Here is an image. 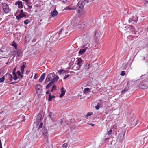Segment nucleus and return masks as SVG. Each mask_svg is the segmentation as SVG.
Listing matches in <instances>:
<instances>
[{
	"label": "nucleus",
	"instance_id": "64",
	"mask_svg": "<svg viewBox=\"0 0 148 148\" xmlns=\"http://www.w3.org/2000/svg\"><path fill=\"white\" fill-rule=\"evenodd\" d=\"M17 83V82H12V83H10V84H14V83Z\"/></svg>",
	"mask_w": 148,
	"mask_h": 148
},
{
	"label": "nucleus",
	"instance_id": "32",
	"mask_svg": "<svg viewBox=\"0 0 148 148\" xmlns=\"http://www.w3.org/2000/svg\"><path fill=\"white\" fill-rule=\"evenodd\" d=\"M26 66L25 64H23L21 67L20 70L21 71H24V68L26 67Z\"/></svg>",
	"mask_w": 148,
	"mask_h": 148
},
{
	"label": "nucleus",
	"instance_id": "56",
	"mask_svg": "<svg viewBox=\"0 0 148 148\" xmlns=\"http://www.w3.org/2000/svg\"><path fill=\"white\" fill-rule=\"evenodd\" d=\"M138 122V121H136V122L135 123V122H134V123H133V125H134L135 126L136 125H137V123H136L137 122Z\"/></svg>",
	"mask_w": 148,
	"mask_h": 148
},
{
	"label": "nucleus",
	"instance_id": "25",
	"mask_svg": "<svg viewBox=\"0 0 148 148\" xmlns=\"http://www.w3.org/2000/svg\"><path fill=\"white\" fill-rule=\"evenodd\" d=\"M90 64H89L88 63H86L84 66V68L85 69H88L90 67Z\"/></svg>",
	"mask_w": 148,
	"mask_h": 148
},
{
	"label": "nucleus",
	"instance_id": "58",
	"mask_svg": "<svg viewBox=\"0 0 148 148\" xmlns=\"http://www.w3.org/2000/svg\"><path fill=\"white\" fill-rule=\"evenodd\" d=\"M16 73H15V71H12V74L13 75L16 74Z\"/></svg>",
	"mask_w": 148,
	"mask_h": 148
},
{
	"label": "nucleus",
	"instance_id": "29",
	"mask_svg": "<svg viewBox=\"0 0 148 148\" xmlns=\"http://www.w3.org/2000/svg\"><path fill=\"white\" fill-rule=\"evenodd\" d=\"M90 90V89L88 88H85L83 91V92L84 93H86L87 92L89 91Z\"/></svg>",
	"mask_w": 148,
	"mask_h": 148
},
{
	"label": "nucleus",
	"instance_id": "41",
	"mask_svg": "<svg viewBox=\"0 0 148 148\" xmlns=\"http://www.w3.org/2000/svg\"><path fill=\"white\" fill-rule=\"evenodd\" d=\"M63 30H64L62 28V29H61L59 31L58 34L60 35V34H62V32H63Z\"/></svg>",
	"mask_w": 148,
	"mask_h": 148
},
{
	"label": "nucleus",
	"instance_id": "30",
	"mask_svg": "<svg viewBox=\"0 0 148 148\" xmlns=\"http://www.w3.org/2000/svg\"><path fill=\"white\" fill-rule=\"evenodd\" d=\"M16 51L14 50L13 51L11 52V53L12 54L13 56V58H14L16 56Z\"/></svg>",
	"mask_w": 148,
	"mask_h": 148
},
{
	"label": "nucleus",
	"instance_id": "15",
	"mask_svg": "<svg viewBox=\"0 0 148 148\" xmlns=\"http://www.w3.org/2000/svg\"><path fill=\"white\" fill-rule=\"evenodd\" d=\"M83 60L81 58H79L77 60V64L79 66V68L82 66V64H83Z\"/></svg>",
	"mask_w": 148,
	"mask_h": 148
},
{
	"label": "nucleus",
	"instance_id": "61",
	"mask_svg": "<svg viewBox=\"0 0 148 148\" xmlns=\"http://www.w3.org/2000/svg\"><path fill=\"white\" fill-rule=\"evenodd\" d=\"M20 13H24L23 12V10H21L20 12Z\"/></svg>",
	"mask_w": 148,
	"mask_h": 148
},
{
	"label": "nucleus",
	"instance_id": "13",
	"mask_svg": "<svg viewBox=\"0 0 148 148\" xmlns=\"http://www.w3.org/2000/svg\"><path fill=\"white\" fill-rule=\"evenodd\" d=\"M23 51L19 49H18L16 50L17 57H21Z\"/></svg>",
	"mask_w": 148,
	"mask_h": 148
},
{
	"label": "nucleus",
	"instance_id": "20",
	"mask_svg": "<svg viewBox=\"0 0 148 148\" xmlns=\"http://www.w3.org/2000/svg\"><path fill=\"white\" fill-rule=\"evenodd\" d=\"M54 83L53 81L51 80L49 83V84L46 86V89H48Z\"/></svg>",
	"mask_w": 148,
	"mask_h": 148
},
{
	"label": "nucleus",
	"instance_id": "45",
	"mask_svg": "<svg viewBox=\"0 0 148 148\" xmlns=\"http://www.w3.org/2000/svg\"><path fill=\"white\" fill-rule=\"evenodd\" d=\"M52 88L54 90H56V86L55 85H53Z\"/></svg>",
	"mask_w": 148,
	"mask_h": 148
},
{
	"label": "nucleus",
	"instance_id": "52",
	"mask_svg": "<svg viewBox=\"0 0 148 148\" xmlns=\"http://www.w3.org/2000/svg\"><path fill=\"white\" fill-rule=\"evenodd\" d=\"M27 5L28 7V8L31 9L32 8V6L31 5H29L27 4Z\"/></svg>",
	"mask_w": 148,
	"mask_h": 148
},
{
	"label": "nucleus",
	"instance_id": "5",
	"mask_svg": "<svg viewBox=\"0 0 148 148\" xmlns=\"http://www.w3.org/2000/svg\"><path fill=\"white\" fill-rule=\"evenodd\" d=\"M55 75V74L52 73L49 74L47 76L46 78L45 81V84H46L48 82L50 81L51 79H52V78H53L54 76Z\"/></svg>",
	"mask_w": 148,
	"mask_h": 148
},
{
	"label": "nucleus",
	"instance_id": "8",
	"mask_svg": "<svg viewBox=\"0 0 148 148\" xmlns=\"http://www.w3.org/2000/svg\"><path fill=\"white\" fill-rule=\"evenodd\" d=\"M2 7L5 12L8 13L9 12L8 5L5 3H3L2 5Z\"/></svg>",
	"mask_w": 148,
	"mask_h": 148
},
{
	"label": "nucleus",
	"instance_id": "35",
	"mask_svg": "<svg viewBox=\"0 0 148 148\" xmlns=\"http://www.w3.org/2000/svg\"><path fill=\"white\" fill-rule=\"evenodd\" d=\"M90 44L88 43H87L85 45H84L82 47H83L85 48H87V49H88V47L89 46Z\"/></svg>",
	"mask_w": 148,
	"mask_h": 148
},
{
	"label": "nucleus",
	"instance_id": "26",
	"mask_svg": "<svg viewBox=\"0 0 148 148\" xmlns=\"http://www.w3.org/2000/svg\"><path fill=\"white\" fill-rule=\"evenodd\" d=\"M16 73L21 78H22L23 77V76L21 75V73L19 70H18Z\"/></svg>",
	"mask_w": 148,
	"mask_h": 148
},
{
	"label": "nucleus",
	"instance_id": "22",
	"mask_svg": "<svg viewBox=\"0 0 148 148\" xmlns=\"http://www.w3.org/2000/svg\"><path fill=\"white\" fill-rule=\"evenodd\" d=\"M125 28H129L130 29L131 31H132L135 32V29L134 27L132 26L129 25L128 27V26H127L126 27H125Z\"/></svg>",
	"mask_w": 148,
	"mask_h": 148
},
{
	"label": "nucleus",
	"instance_id": "50",
	"mask_svg": "<svg viewBox=\"0 0 148 148\" xmlns=\"http://www.w3.org/2000/svg\"><path fill=\"white\" fill-rule=\"evenodd\" d=\"M9 75L10 76V81H11L12 79V75H11V74H10V75Z\"/></svg>",
	"mask_w": 148,
	"mask_h": 148
},
{
	"label": "nucleus",
	"instance_id": "10",
	"mask_svg": "<svg viewBox=\"0 0 148 148\" xmlns=\"http://www.w3.org/2000/svg\"><path fill=\"white\" fill-rule=\"evenodd\" d=\"M26 16L24 13H20L16 16V18L18 20H19L21 18L24 17H26Z\"/></svg>",
	"mask_w": 148,
	"mask_h": 148
},
{
	"label": "nucleus",
	"instance_id": "18",
	"mask_svg": "<svg viewBox=\"0 0 148 148\" xmlns=\"http://www.w3.org/2000/svg\"><path fill=\"white\" fill-rule=\"evenodd\" d=\"M46 74L45 73H43L40 76L39 79V82H42L45 78Z\"/></svg>",
	"mask_w": 148,
	"mask_h": 148
},
{
	"label": "nucleus",
	"instance_id": "46",
	"mask_svg": "<svg viewBox=\"0 0 148 148\" xmlns=\"http://www.w3.org/2000/svg\"><path fill=\"white\" fill-rule=\"evenodd\" d=\"M42 125H43V123H41L38 126V129H39L40 128H41L42 126Z\"/></svg>",
	"mask_w": 148,
	"mask_h": 148
},
{
	"label": "nucleus",
	"instance_id": "31",
	"mask_svg": "<svg viewBox=\"0 0 148 148\" xmlns=\"http://www.w3.org/2000/svg\"><path fill=\"white\" fill-rule=\"evenodd\" d=\"M129 88L128 87L125 88L124 90H123L122 91V94H124L125 92L127 91Z\"/></svg>",
	"mask_w": 148,
	"mask_h": 148
},
{
	"label": "nucleus",
	"instance_id": "42",
	"mask_svg": "<svg viewBox=\"0 0 148 148\" xmlns=\"http://www.w3.org/2000/svg\"><path fill=\"white\" fill-rule=\"evenodd\" d=\"M58 73L60 75H61L62 73V69H60L58 71Z\"/></svg>",
	"mask_w": 148,
	"mask_h": 148
},
{
	"label": "nucleus",
	"instance_id": "34",
	"mask_svg": "<svg viewBox=\"0 0 148 148\" xmlns=\"http://www.w3.org/2000/svg\"><path fill=\"white\" fill-rule=\"evenodd\" d=\"M12 45L14 47L15 49H17V45L14 42V41L13 42Z\"/></svg>",
	"mask_w": 148,
	"mask_h": 148
},
{
	"label": "nucleus",
	"instance_id": "17",
	"mask_svg": "<svg viewBox=\"0 0 148 148\" xmlns=\"http://www.w3.org/2000/svg\"><path fill=\"white\" fill-rule=\"evenodd\" d=\"M87 49V48L81 49L79 51L78 53L79 55H82L83 53L85 52Z\"/></svg>",
	"mask_w": 148,
	"mask_h": 148
},
{
	"label": "nucleus",
	"instance_id": "49",
	"mask_svg": "<svg viewBox=\"0 0 148 148\" xmlns=\"http://www.w3.org/2000/svg\"><path fill=\"white\" fill-rule=\"evenodd\" d=\"M26 2L28 4H30V0H26Z\"/></svg>",
	"mask_w": 148,
	"mask_h": 148
},
{
	"label": "nucleus",
	"instance_id": "53",
	"mask_svg": "<svg viewBox=\"0 0 148 148\" xmlns=\"http://www.w3.org/2000/svg\"><path fill=\"white\" fill-rule=\"evenodd\" d=\"M0 148H2V143L1 140H0Z\"/></svg>",
	"mask_w": 148,
	"mask_h": 148
},
{
	"label": "nucleus",
	"instance_id": "19",
	"mask_svg": "<svg viewBox=\"0 0 148 148\" xmlns=\"http://www.w3.org/2000/svg\"><path fill=\"white\" fill-rule=\"evenodd\" d=\"M42 120V115L40 114H38L36 119V121L37 122H39L41 121Z\"/></svg>",
	"mask_w": 148,
	"mask_h": 148
},
{
	"label": "nucleus",
	"instance_id": "9",
	"mask_svg": "<svg viewBox=\"0 0 148 148\" xmlns=\"http://www.w3.org/2000/svg\"><path fill=\"white\" fill-rule=\"evenodd\" d=\"M42 135L44 137L47 138V135L48 134V131L47 129L45 127L43 128L42 130Z\"/></svg>",
	"mask_w": 148,
	"mask_h": 148
},
{
	"label": "nucleus",
	"instance_id": "44",
	"mask_svg": "<svg viewBox=\"0 0 148 148\" xmlns=\"http://www.w3.org/2000/svg\"><path fill=\"white\" fill-rule=\"evenodd\" d=\"M125 74V71H122L121 73V76H124Z\"/></svg>",
	"mask_w": 148,
	"mask_h": 148
},
{
	"label": "nucleus",
	"instance_id": "1",
	"mask_svg": "<svg viewBox=\"0 0 148 148\" xmlns=\"http://www.w3.org/2000/svg\"><path fill=\"white\" fill-rule=\"evenodd\" d=\"M85 4L84 2L82 1H79L76 6H75V10H77V14L79 17H81L84 14L83 10L84 6Z\"/></svg>",
	"mask_w": 148,
	"mask_h": 148
},
{
	"label": "nucleus",
	"instance_id": "23",
	"mask_svg": "<svg viewBox=\"0 0 148 148\" xmlns=\"http://www.w3.org/2000/svg\"><path fill=\"white\" fill-rule=\"evenodd\" d=\"M55 96L54 95H52L51 93H50L49 95L48 100L51 101L53 99L55 98Z\"/></svg>",
	"mask_w": 148,
	"mask_h": 148
},
{
	"label": "nucleus",
	"instance_id": "14",
	"mask_svg": "<svg viewBox=\"0 0 148 148\" xmlns=\"http://www.w3.org/2000/svg\"><path fill=\"white\" fill-rule=\"evenodd\" d=\"M75 6H73L72 5H70L69 6L66 7L65 8L66 10H75Z\"/></svg>",
	"mask_w": 148,
	"mask_h": 148
},
{
	"label": "nucleus",
	"instance_id": "39",
	"mask_svg": "<svg viewBox=\"0 0 148 148\" xmlns=\"http://www.w3.org/2000/svg\"><path fill=\"white\" fill-rule=\"evenodd\" d=\"M107 134L108 135H110L112 134V131L111 130H110L108 132Z\"/></svg>",
	"mask_w": 148,
	"mask_h": 148
},
{
	"label": "nucleus",
	"instance_id": "57",
	"mask_svg": "<svg viewBox=\"0 0 148 148\" xmlns=\"http://www.w3.org/2000/svg\"><path fill=\"white\" fill-rule=\"evenodd\" d=\"M62 74L64 73H66V71H65V70L63 69H62Z\"/></svg>",
	"mask_w": 148,
	"mask_h": 148
},
{
	"label": "nucleus",
	"instance_id": "47",
	"mask_svg": "<svg viewBox=\"0 0 148 148\" xmlns=\"http://www.w3.org/2000/svg\"><path fill=\"white\" fill-rule=\"evenodd\" d=\"M70 75H67L65 76L63 78L64 79H65L67 78Z\"/></svg>",
	"mask_w": 148,
	"mask_h": 148
},
{
	"label": "nucleus",
	"instance_id": "59",
	"mask_svg": "<svg viewBox=\"0 0 148 148\" xmlns=\"http://www.w3.org/2000/svg\"><path fill=\"white\" fill-rule=\"evenodd\" d=\"M49 92L50 91L49 90L47 91L46 92V94H49Z\"/></svg>",
	"mask_w": 148,
	"mask_h": 148
},
{
	"label": "nucleus",
	"instance_id": "37",
	"mask_svg": "<svg viewBox=\"0 0 148 148\" xmlns=\"http://www.w3.org/2000/svg\"><path fill=\"white\" fill-rule=\"evenodd\" d=\"M93 114V113L92 112H88L87 114L86 115V117H88L89 116H91Z\"/></svg>",
	"mask_w": 148,
	"mask_h": 148
},
{
	"label": "nucleus",
	"instance_id": "60",
	"mask_svg": "<svg viewBox=\"0 0 148 148\" xmlns=\"http://www.w3.org/2000/svg\"><path fill=\"white\" fill-rule=\"evenodd\" d=\"M16 69V67L14 68L13 70V71L15 72Z\"/></svg>",
	"mask_w": 148,
	"mask_h": 148
},
{
	"label": "nucleus",
	"instance_id": "43",
	"mask_svg": "<svg viewBox=\"0 0 148 148\" xmlns=\"http://www.w3.org/2000/svg\"><path fill=\"white\" fill-rule=\"evenodd\" d=\"M100 108V105L98 103L97 106H95V108L97 110H98Z\"/></svg>",
	"mask_w": 148,
	"mask_h": 148
},
{
	"label": "nucleus",
	"instance_id": "4",
	"mask_svg": "<svg viewBox=\"0 0 148 148\" xmlns=\"http://www.w3.org/2000/svg\"><path fill=\"white\" fill-rule=\"evenodd\" d=\"M125 131H122L121 132L119 133L117 138V141L119 142H121L124 139L125 135Z\"/></svg>",
	"mask_w": 148,
	"mask_h": 148
},
{
	"label": "nucleus",
	"instance_id": "16",
	"mask_svg": "<svg viewBox=\"0 0 148 148\" xmlns=\"http://www.w3.org/2000/svg\"><path fill=\"white\" fill-rule=\"evenodd\" d=\"M61 93L59 97H62L65 94L66 91L63 87L61 88Z\"/></svg>",
	"mask_w": 148,
	"mask_h": 148
},
{
	"label": "nucleus",
	"instance_id": "3",
	"mask_svg": "<svg viewBox=\"0 0 148 148\" xmlns=\"http://www.w3.org/2000/svg\"><path fill=\"white\" fill-rule=\"evenodd\" d=\"M138 19V17L136 16H133L129 18L128 22L130 24H134L137 23Z\"/></svg>",
	"mask_w": 148,
	"mask_h": 148
},
{
	"label": "nucleus",
	"instance_id": "36",
	"mask_svg": "<svg viewBox=\"0 0 148 148\" xmlns=\"http://www.w3.org/2000/svg\"><path fill=\"white\" fill-rule=\"evenodd\" d=\"M68 145L67 143H65L63 144L62 145V147L63 148H66Z\"/></svg>",
	"mask_w": 148,
	"mask_h": 148
},
{
	"label": "nucleus",
	"instance_id": "11",
	"mask_svg": "<svg viewBox=\"0 0 148 148\" xmlns=\"http://www.w3.org/2000/svg\"><path fill=\"white\" fill-rule=\"evenodd\" d=\"M50 14L51 16L52 17H54L57 15L58 12L56 9H55L53 11L51 12Z\"/></svg>",
	"mask_w": 148,
	"mask_h": 148
},
{
	"label": "nucleus",
	"instance_id": "6",
	"mask_svg": "<svg viewBox=\"0 0 148 148\" xmlns=\"http://www.w3.org/2000/svg\"><path fill=\"white\" fill-rule=\"evenodd\" d=\"M139 87L142 89H146L148 86V84L147 82H141L139 85Z\"/></svg>",
	"mask_w": 148,
	"mask_h": 148
},
{
	"label": "nucleus",
	"instance_id": "55",
	"mask_svg": "<svg viewBox=\"0 0 148 148\" xmlns=\"http://www.w3.org/2000/svg\"><path fill=\"white\" fill-rule=\"evenodd\" d=\"M88 124H89V125L92 126H93L95 125V124L93 123H88Z\"/></svg>",
	"mask_w": 148,
	"mask_h": 148
},
{
	"label": "nucleus",
	"instance_id": "62",
	"mask_svg": "<svg viewBox=\"0 0 148 148\" xmlns=\"http://www.w3.org/2000/svg\"><path fill=\"white\" fill-rule=\"evenodd\" d=\"M36 74H35V76H34V79H36L37 78V77H36Z\"/></svg>",
	"mask_w": 148,
	"mask_h": 148
},
{
	"label": "nucleus",
	"instance_id": "51",
	"mask_svg": "<svg viewBox=\"0 0 148 148\" xmlns=\"http://www.w3.org/2000/svg\"><path fill=\"white\" fill-rule=\"evenodd\" d=\"M30 70H27L26 71V75H28V73L29 72H30Z\"/></svg>",
	"mask_w": 148,
	"mask_h": 148
},
{
	"label": "nucleus",
	"instance_id": "54",
	"mask_svg": "<svg viewBox=\"0 0 148 148\" xmlns=\"http://www.w3.org/2000/svg\"><path fill=\"white\" fill-rule=\"evenodd\" d=\"M98 32H95V36H98Z\"/></svg>",
	"mask_w": 148,
	"mask_h": 148
},
{
	"label": "nucleus",
	"instance_id": "27",
	"mask_svg": "<svg viewBox=\"0 0 148 148\" xmlns=\"http://www.w3.org/2000/svg\"><path fill=\"white\" fill-rule=\"evenodd\" d=\"M25 41L26 42H29L30 40L28 36H26L25 37Z\"/></svg>",
	"mask_w": 148,
	"mask_h": 148
},
{
	"label": "nucleus",
	"instance_id": "24",
	"mask_svg": "<svg viewBox=\"0 0 148 148\" xmlns=\"http://www.w3.org/2000/svg\"><path fill=\"white\" fill-rule=\"evenodd\" d=\"M79 66H78L77 64L74 65L73 67V69L75 70H77L79 69Z\"/></svg>",
	"mask_w": 148,
	"mask_h": 148
},
{
	"label": "nucleus",
	"instance_id": "33",
	"mask_svg": "<svg viewBox=\"0 0 148 148\" xmlns=\"http://www.w3.org/2000/svg\"><path fill=\"white\" fill-rule=\"evenodd\" d=\"M5 80V75L3 76L2 78H0V83H2Z\"/></svg>",
	"mask_w": 148,
	"mask_h": 148
},
{
	"label": "nucleus",
	"instance_id": "48",
	"mask_svg": "<svg viewBox=\"0 0 148 148\" xmlns=\"http://www.w3.org/2000/svg\"><path fill=\"white\" fill-rule=\"evenodd\" d=\"M92 1V0H84V2L89 3L90 2Z\"/></svg>",
	"mask_w": 148,
	"mask_h": 148
},
{
	"label": "nucleus",
	"instance_id": "38",
	"mask_svg": "<svg viewBox=\"0 0 148 148\" xmlns=\"http://www.w3.org/2000/svg\"><path fill=\"white\" fill-rule=\"evenodd\" d=\"M13 79L14 80H16L18 79V78H19V77H18L16 74L13 75Z\"/></svg>",
	"mask_w": 148,
	"mask_h": 148
},
{
	"label": "nucleus",
	"instance_id": "28",
	"mask_svg": "<svg viewBox=\"0 0 148 148\" xmlns=\"http://www.w3.org/2000/svg\"><path fill=\"white\" fill-rule=\"evenodd\" d=\"M59 79V77L58 76H57L55 78H53L52 79V81H53L54 83L55 82H56L57 80H58Z\"/></svg>",
	"mask_w": 148,
	"mask_h": 148
},
{
	"label": "nucleus",
	"instance_id": "12",
	"mask_svg": "<svg viewBox=\"0 0 148 148\" xmlns=\"http://www.w3.org/2000/svg\"><path fill=\"white\" fill-rule=\"evenodd\" d=\"M16 5H18V7L20 8H23V5L21 1H16L15 3Z\"/></svg>",
	"mask_w": 148,
	"mask_h": 148
},
{
	"label": "nucleus",
	"instance_id": "7",
	"mask_svg": "<svg viewBox=\"0 0 148 148\" xmlns=\"http://www.w3.org/2000/svg\"><path fill=\"white\" fill-rule=\"evenodd\" d=\"M37 91L36 93L38 95L41 94L42 91V85L40 84L37 85L35 87Z\"/></svg>",
	"mask_w": 148,
	"mask_h": 148
},
{
	"label": "nucleus",
	"instance_id": "2",
	"mask_svg": "<svg viewBox=\"0 0 148 148\" xmlns=\"http://www.w3.org/2000/svg\"><path fill=\"white\" fill-rule=\"evenodd\" d=\"M84 25L83 22H77L76 21L74 20L71 22L70 28L71 30L75 28H77V27L79 28H83Z\"/></svg>",
	"mask_w": 148,
	"mask_h": 148
},
{
	"label": "nucleus",
	"instance_id": "21",
	"mask_svg": "<svg viewBox=\"0 0 148 148\" xmlns=\"http://www.w3.org/2000/svg\"><path fill=\"white\" fill-rule=\"evenodd\" d=\"M49 116L51 119L52 120L54 119V114L52 112H49L48 114Z\"/></svg>",
	"mask_w": 148,
	"mask_h": 148
},
{
	"label": "nucleus",
	"instance_id": "40",
	"mask_svg": "<svg viewBox=\"0 0 148 148\" xmlns=\"http://www.w3.org/2000/svg\"><path fill=\"white\" fill-rule=\"evenodd\" d=\"M29 22V19H26L24 21V23L26 25Z\"/></svg>",
	"mask_w": 148,
	"mask_h": 148
},
{
	"label": "nucleus",
	"instance_id": "63",
	"mask_svg": "<svg viewBox=\"0 0 148 148\" xmlns=\"http://www.w3.org/2000/svg\"><path fill=\"white\" fill-rule=\"evenodd\" d=\"M109 139V138H106L105 139V140H104L105 141H106V140H108Z\"/></svg>",
	"mask_w": 148,
	"mask_h": 148
}]
</instances>
